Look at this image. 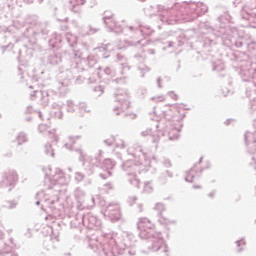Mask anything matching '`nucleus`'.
<instances>
[{
    "instance_id": "obj_1",
    "label": "nucleus",
    "mask_w": 256,
    "mask_h": 256,
    "mask_svg": "<svg viewBox=\"0 0 256 256\" xmlns=\"http://www.w3.org/2000/svg\"><path fill=\"white\" fill-rule=\"evenodd\" d=\"M45 178L44 185L47 192L40 191L36 194V205L41 204L42 211L51 213L53 217H61L63 215V205L59 203V193H61V185L67 183L65 173L60 168H56L54 174L51 173V167L44 170Z\"/></svg>"
},
{
    "instance_id": "obj_2",
    "label": "nucleus",
    "mask_w": 256,
    "mask_h": 256,
    "mask_svg": "<svg viewBox=\"0 0 256 256\" xmlns=\"http://www.w3.org/2000/svg\"><path fill=\"white\" fill-rule=\"evenodd\" d=\"M156 13L159 19L165 25H177V23H191L195 19H199L209 11V7L202 2H192L190 4H174V6L156 5Z\"/></svg>"
},
{
    "instance_id": "obj_3",
    "label": "nucleus",
    "mask_w": 256,
    "mask_h": 256,
    "mask_svg": "<svg viewBox=\"0 0 256 256\" xmlns=\"http://www.w3.org/2000/svg\"><path fill=\"white\" fill-rule=\"evenodd\" d=\"M135 235L131 232H124L122 236L117 237L114 234H104L98 238L92 235L88 238V247L97 253L98 256H119L125 253V249H131L135 246Z\"/></svg>"
},
{
    "instance_id": "obj_4",
    "label": "nucleus",
    "mask_w": 256,
    "mask_h": 256,
    "mask_svg": "<svg viewBox=\"0 0 256 256\" xmlns=\"http://www.w3.org/2000/svg\"><path fill=\"white\" fill-rule=\"evenodd\" d=\"M86 59L88 61L89 67H93V65H95L96 62L91 56H89V50H87L85 45H80L78 48L74 49L67 55V60L71 69L66 68L63 70L60 68L58 78L61 80L56 85V89L61 97H65V95L69 93V86L71 85V81L75 79V73L83 71L81 63Z\"/></svg>"
},
{
    "instance_id": "obj_5",
    "label": "nucleus",
    "mask_w": 256,
    "mask_h": 256,
    "mask_svg": "<svg viewBox=\"0 0 256 256\" xmlns=\"http://www.w3.org/2000/svg\"><path fill=\"white\" fill-rule=\"evenodd\" d=\"M127 155L132 157V159L124 162L122 169L125 171L130 185L139 188L141 181L137 178V173H147L151 168V159L147 157V154L143 152V147L139 145L129 147Z\"/></svg>"
},
{
    "instance_id": "obj_6",
    "label": "nucleus",
    "mask_w": 256,
    "mask_h": 256,
    "mask_svg": "<svg viewBox=\"0 0 256 256\" xmlns=\"http://www.w3.org/2000/svg\"><path fill=\"white\" fill-rule=\"evenodd\" d=\"M137 228L139 230L140 239H144V247L147 248L148 251H163V253H167L169 251V247L165 244V240L163 239V235L161 232L155 231V225L151 223V221L147 218H140L137 223Z\"/></svg>"
},
{
    "instance_id": "obj_7",
    "label": "nucleus",
    "mask_w": 256,
    "mask_h": 256,
    "mask_svg": "<svg viewBox=\"0 0 256 256\" xmlns=\"http://www.w3.org/2000/svg\"><path fill=\"white\" fill-rule=\"evenodd\" d=\"M161 115L167 123L163 135L167 133L169 141H177L179 139V133L183 129L185 114H181L179 105L174 104L168 110H162Z\"/></svg>"
},
{
    "instance_id": "obj_8",
    "label": "nucleus",
    "mask_w": 256,
    "mask_h": 256,
    "mask_svg": "<svg viewBox=\"0 0 256 256\" xmlns=\"http://www.w3.org/2000/svg\"><path fill=\"white\" fill-rule=\"evenodd\" d=\"M83 206H78V212H74V218L70 221V227L72 229H79L81 227H86L87 229H101V219H99L95 214L87 212L89 209L83 210Z\"/></svg>"
},
{
    "instance_id": "obj_9",
    "label": "nucleus",
    "mask_w": 256,
    "mask_h": 256,
    "mask_svg": "<svg viewBox=\"0 0 256 256\" xmlns=\"http://www.w3.org/2000/svg\"><path fill=\"white\" fill-rule=\"evenodd\" d=\"M198 27L203 35H208L202 37V45L204 51H207L208 53H212V51H217V45L221 43V40H218V37L221 39V37H223V32H219V34H216L215 29L213 28V26H211V23L209 21L200 22Z\"/></svg>"
},
{
    "instance_id": "obj_10",
    "label": "nucleus",
    "mask_w": 256,
    "mask_h": 256,
    "mask_svg": "<svg viewBox=\"0 0 256 256\" xmlns=\"http://www.w3.org/2000/svg\"><path fill=\"white\" fill-rule=\"evenodd\" d=\"M41 33H45V24L40 21L33 22L31 26L26 29L22 37L24 47L31 49L33 45H37V35H41Z\"/></svg>"
},
{
    "instance_id": "obj_11",
    "label": "nucleus",
    "mask_w": 256,
    "mask_h": 256,
    "mask_svg": "<svg viewBox=\"0 0 256 256\" xmlns=\"http://www.w3.org/2000/svg\"><path fill=\"white\" fill-rule=\"evenodd\" d=\"M100 207V211L102 215L115 223L116 221H120L122 214H121V205L117 202H106L105 200H100L98 202Z\"/></svg>"
},
{
    "instance_id": "obj_12",
    "label": "nucleus",
    "mask_w": 256,
    "mask_h": 256,
    "mask_svg": "<svg viewBox=\"0 0 256 256\" xmlns=\"http://www.w3.org/2000/svg\"><path fill=\"white\" fill-rule=\"evenodd\" d=\"M76 153L80 155L79 159L83 162V166L88 175H93L95 173V169L97 168L101 169V151L99 155L94 157L85 156V154H83V150L81 149H76Z\"/></svg>"
},
{
    "instance_id": "obj_13",
    "label": "nucleus",
    "mask_w": 256,
    "mask_h": 256,
    "mask_svg": "<svg viewBox=\"0 0 256 256\" xmlns=\"http://www.w3.org/2000/svg\"><path fill=\"white\" fill-rule=\"evenodd\" d=\"M103 23L106 25L107 29L111 33H116V35H121V33H125V27L121 26L119 22L115 19L113 12L105 11L103 16Z\"/></svg>"
},
{
    "instance_id": "obj_14",
    "label": "nucleus",
    "mask_w": 256,
    "mask_h": 256,
    "mask_svg": "<svg viewBox=\"0 0 256 256\" xmlns=\"http://www.w3.org/2000/svg\"><path fill=\"white\" fill-rule=\"evenodd\" d=\"M115 101L119 103L118 106L113 108V111L116 115H121L123 111H127L129 109L131 103L129 102V93L125 90H118L115 94Z\"/></svg>"
},
{
    "instance_id": "obj_15",
    "label": "nucleus",
    "mask_w": 256,
    "mask_h": 256,
    "mask_svg": "<svg viewBox=\"0 0 256 256\" xmlns=\"http://www.w3.org/2000/svg\"><path fill=\"white\" fill-rule=\"evenodd\" d=\"M171 35H174V37L177 38V42L169 41L168 42V48L177 49V47H181L185 44V41H189L191 37H194L195 30H186L184 32H168V37H171Z\"/></svg>"
},
{
    "instance_id": "obj_16",
    "label": "nucleus",
    "mask_w": 256,
    "mask_h": 256,
    "mask_svg": "<svg viewBox=\"0 0 256 256\" xmlns=\"http://www.w3.org/2000/svg\"><path fill=\"white\" fill-rule=\"evenodd\" d=\"M5 239V234L0 230V255L1 256H19L13 252L15 249V240L13 238Z\"/></svg>"
},
{
    "instance_id": "obj_17",
    "label": "nucleus",
    "mask_w": 256,
    "mask_h": 256,
    "mask_svg": "<svg viewBox=\"0 0 256 256\" xmlns=\"http://www.w3.org/2000/svg\"><path fill=\"white\" fill-rule=\"evenodd\" d=\"M124 33H126V35H135V37H149L151 35H153V30L151 27L149 26H144L141 27V25L138 26H125L124 27Z\"/></svg>"
},
{
    "instance_id": "obj_18",
    "label": "nucleus",
    "mask_w": 256,
    "mask_h": 256,
    "mask_svg": "<svg viewBox=\"0 0 256 256\" xmlns=\"http://www.w3.org/2000/svg\"><path fill=\"white\" fill-rule=\"evenodd\" d=\"M224 47H228L229 49H233V47H236L237 49H243L245 45H247V42L245 41V38H235V37H227L225 34H222L221 38H217Z\"/></svg>"
},
{
    "instance_id": "obj_19",
    "label": "nucleus",
    "mask_w": 256,
    "mask_h": 256,
    "mask_svg": "<svg viewBox=\"0 0 256 256\" xmlns=\"http://www.w3.org/2000/svg\"><path fill=\"white\" fill-rule=\"evenodd\" d=\"M74 197H75V199L77 201L75 213L79 212V208L78 207L80 205H81V207H83V210L91 209L92 207H95V198L94 197L90 198L91 204L85 203V191H83V189H81V188H76L75 189Z\"/></svg>"
},
{
    "instance_id": "obj_20",
    "label": "nucleus",
    "mask_w": 256,
    "mask_h": 256,
    "mask_svg": "<svg viewBox=\"0 0 256 256\" xmlns=\"http://www.w3.org/2000/svg\"><path fill=\"white\" fill-rule=\"evenodd\" d=\"M18 180L19 177L17 176V172L10 170L2 173L0 185H2V187H15Z\"/></svg>"
},
{
    "instance_id": "obj_21",
    "label": "nucleus",
    "mask_w": 256,
    "mask_h": 256,
    "mask_svg": "<svg viewBox=\"0 0 256 256\" xmlns=\"http://www.w3.org/2000/svg\"><path fill=\"white\" fill-rule=\"evenodd\" d=\"M53 95H55V91L53 90H35L34 94L30 95V99H35L36 97H40L42 101V105H49V101L53 99Z\"/></svg>"
},
{
    "instance_id": "obj_22",
    "label": "nucleus",
    "mask_w": 256,
    "mask_h": 256,
    "mask_svg": "<svg viewBox=\"0 0 256 256\" xmlns=\"http://www.w3.org/2000/svg\"><path fill=\"white\" fill-rule=\"evenodd\" d=\"M201 161H203V157L200 158L199 163L194 164V166L189 169L185 174V181L187 183H193V179L195 177H201L203 173V168H201Z\"/></svg>"
},
{
    "instance_id": "obj_23",
    "label": "nucleus",
    "mask_w": 256,
    "mask_h": 256,
    "mask_svg": "<svg viewBox=\"0 0 256 256\" xmlns=\"http://www.w3.org/2000/svg\"><path fill=\"white\" fill-rule=\"evenodd\" d=\"M115 161L107 158L104 159L103 162L101 163L100 169H103L104 171H106V174L101 173L100 177L101 179H107V177H111V175H113V173L111 172V169H113L115 167Z\"/></svg>"
},
{
    "instance_id": "obj_24",
    "label": "nucleus",
    "mask_w": 256,
    "mask_h": 256,
    "mask_svg": "<svg viewBox=\"0 0 256 256\" xmlns=\"http://www.w3.org/2000/svg\"><path fill=\"white\" fill-rule=\"evenodd\" d=\"M240 17L243 21H248V23H255L256 22V13L255 10L249 9L248 6L242 7L240 12Z\"/></svg>"
},
{
    "instance_id": "obj_25",
    "label": "nucleus",
    "mask_w": 256,
    "mask_h": 256,
    "mask_svg": "<svg viewBox=\"0 0 256 256\" xmlns=\"http://www.w3.org/2000/svg\"><path fill=\"white\" fill-rule=\"evenodd\" d=\"M116 59L121 68V75H127V72L131 71V66L127 64V58L122 54H117Z\"/></svg>"
},
{
    "instance_id": "obj_26",
    "label": "nucleus",
    "mask_w": 256,
    "mask_h": 256,
    "mask_svg": "<svg viewBox=\"0 0 256 256\" xmlns=\"http://www.w3.org/2000/svg\"><path fill=\"white\" fill-rule=\"evenodd\" d=\"M245 144L248 146V151L251 153L255 151V143H256V132H246L244 135Z\"/></svg>"
},
{
    "instance_id": "obj_27",
    "label": "nucleus",
    "mask_w": 256,
    "mask_h": 256,
    "mask_svg": "<svg viewBox=\"0 0 256 256\" xmlns=\"http://www.w3.org/2000/svg\"><path fill=\"white\" fill-rule=\"evenodd\" d=\"M38 131L40 133H47L50 139H53V141H55L57 143V141H59V137L57 136V134H55V130H49V126H47V124H40L38 126Z\"/></svg>"
},
{
    "instance_id": "obj_28",
    "label": "nucleus",
    "mask_w": 256,
    "mask_h": 256,
    "mask_svg": "<svg viewBox=\"0 0 256 256\" xmlns=\"http://www.w3.org/2000/svg\"><path fill=\"white\" fill-rule=\"evenodd\" d=\"M61 61H63L61 54L55 52L49 54L47 58V63H49V65H59Z\"/></svg>"
},
{
    "instance_id": "obj_29",
    "label": "nucleus",
    "mask_w": 256,
    "mask_h": 256,
    "mask_svg": "<svg viewBox=\"0 0 256 256\" xmlns=\"http://www.w3.org/2000/svg\"><path fill=\"white\" fill-rule=\"evenodd\" d=\"M148 135L151 137L152 143H159V134H151V129L150 128L141 132L142 137H147Z\"/></svg>"
},
{
    "instance_id": "obj_30",
    "label": "nucleus",
    "mask_w": 256,
    "mask_h": 256,
    "mask_svg": "<svg viewBox=\"0 0 256 256\" xmlns=\"http://www.w3.org/2000/svg\"><path fill=\"white\" fill-rule=\"evenodd\" d=\"M70 3V11L71 13H74L75 15H78V17H81V14L83 13V9L81 6L74 4L73 0H69Z\"/></svg>"
},
{
    "instance_id": "obj_31",
    "label": "nucleus",
    "mask_w": 256,
    "mask_h": 256,
    "mask_svg": "<svg viewBox=\"0 0 256 256\" xmlns=\"http://www.w3.org/2000/svg\"><path fill=\"white\" fill-rule=\"evenodd\" d=\"M69 142H67L66 144H64V147L66 149H68L69 151H73V145H75L76 141H78V139H81V136H70L69 138Z\"/></svg>"
},
{
    "instance_id": "obj_32",
    "label": "nucleus",
    "mask_w": 256,
    "mask_h": 256,
    "mask_svg": "<svg viewBox=\"0 0 256 256\" xmlns=\"http://www.w3.org/2000/svg\"><path fill=\"white\" fill-rule=\"evenodd\" d=\"M65 41H67L69 47H74L75 45H77V36L71 33H66Z\"/></svg>"
},
{
    "instance_id": "obj_33",
    "label": "nucleus",
    "mask_w": 256,
    "mask_h": 256,
    "mask_svg": "<svg viewBox=\"0 0 256 256\" xmlns=\"http://www.w3.org/2000/svg\"><path fill=\"white\" fill-rule=\"evenodd\" d=\"M109 47H111V44H106L104 47L99 48V52L101 53L103 59H109V57H111V49H109Z\"/></svg>"
},
{
    "instance_id": "obj_34",
    "label": "nucleus",
    "mask_w": 256,
    "mask_h": 256,
    "mask_svg": "<svg viewBox=\"0 0 256 256\" xmlns=\"http://www.w3.org/2000/svg\"><path fill=\"white\" fill-rule=\"evenodd\" d=\"M63 42V36L61 34L54 33L52 35V38L50 39V43L52 44V47H57L59 43Z\"/></svg>"
},
{
    "instance_id": "obj_35",
    "label": "nucleus",
    "mask_w": 256,
    "mask_h": 256,
    "mask_svg": "<svg viewBox=\"0 0 256 256\" xmlns=\"http://www.w3.org/2000/svg\"><path fill=\"white\" fill-rule=\"evenodd\" d=\"M246 47L251 55L256 57V42L250 41L246 43Z\"/></svg>"
},
{
    "instance_id": "obj_36",
    "label": "nucleus",
    "mask_w": 256,
    "mask_h": 256,
    "mask_svg": "<svg viewBox=\"0 0 256 256\" xmlns=\"http://www.w3.org/2000/svg\"><path fill=\"white\" fill-rule=\"evenodd\" d=\"M103 73H105L107 75V77H110L111 79H113V77H116L117 72H115V69H113V67L111 66H107L103 69Z\"/></svg>"
},
{
    "instance_id": "obj_37",
    "label": "nucleus",
    "mask_w": 256,
    "mask_h": 256,
    "mask_svg": "<svg viewBox=\"0 0 256 256\" xmlns=\"http://www.w3.org/2000/svg\"><path fill=\"white\" fill-rule=\"evenodd\" d=\"M78 109L80 111V115H83V113H91V108L87 106V103L81 102L78 104Z\"/></svg>"
},
{
    "instance_id": "obj_38",
    "label": "nucleus",
    "mask_w": 256,
    "mask_h": 256,
    "mask_svg": "<svg viewBox=\"0 0 256 256\" xmlns=\"http://www.w3.org/2000/svg\"><path fill=\"white\" fill-rule=\"evenodd\" d=\"M75 109H77V106L75 105V102H73V100H67V102H66V111L68 113H75Z\"/></svg>"
},
{
    "instance_id": "obj_39",
    "label": "nucleus",
    "mask_w": 256,
    "mask_h": 256,
    "mask_svg": "<svg viewBox=\"0 0 256 256\" xmlns=\"http://www.w3.org/2000/svg\"><path fill=\"white\" fill-rule=\"evenodd\" d=\"M16 141L18 145H23V143H27L28 141L27 134H25V132H20L16 138Z\"/></svg>"
},
{
    "instance_id": "obj_40",
    "label": "nucleus",
    "mask_w": 256,
    "mask_h": 256,
    "mask_svg": "<svg viewBox=\"0 0 256 256\" xmlns=\"http://www.w3.org/2000/svg\"><path fill=\"white\" fill-rule=\"evenodd\" d=\"M44 152L48 157H55V150L51 144H46L44 146Z\"/></svg>"
},
{
    "instance_id": "obj_41",
    "label": "nucleus",
    "mask_w": 256,
    "mask_h": 256,
    "mask_svg": "<svg viewBox=\"0 0 256 256\" xmlns=\"http://www.w3.org/2000/svg\"><path fill=\"white\" fill-rule=\"evenodd\" d=\"M101 81V77H99L98 73H93L91 76L88 78V83H99Z\"/></svg>"
},
{
    "instance_id": "obj_42",
    "label": "nucleus",
    "mask_w": 256,
    "mask_h": 256,
    "mask_svg": "<svg viewBox=\"0 0 256 256\" xmlns=\"http://www.w3.org/2000/svg\"><path fill=\"white\" fill-rule=\"evenodd\" d=\"M138 71H140L141 77H145V73H149L150 69L145 64H139Z\"/></svg>"
},
{
    "instance_id": "obj_43",
    "label": "nucleus",
    "mask_w": 256,
    "mask_h": 256,
    "mask_svg": "<svg viewBox=\"0 0 256 256\" xmlns=\"http://www.w3.org/2000/svg\"><path fill=\"white\" fill-rule=\"evenodd\" d=\"M154 209H155V211H158V215H162L163 211H165V204L158 202L155 204Z\"/></svg>"
},
{
    "instance_id": "obj_44",
    "label": "nucleus",
    "mask_w": 256,
    "mask_h": 256,
    "mask_svg": "<svg viewBox=\"0 0 256 256\" xmlns=\"http://www.w3.org/2000/svg\"><path fill=\"white\" fill-rule=\"evenodd\" d=\"M144 193H153V184L151 182H144Z\"/></svg>"
},
{
    "instance_id": "obj_45",
    "label": "nucleus",
    "mask_w": 256,
    "mask_h": 256,
    "mask_svg": "<svg viewBox=\"0 0 256 256\" xmlns=\"http://www.w3.org/2000/svg\"><path fill=\"white\" fill-rule=\"evenodd\" d=\"M223 69H225L223 64H217L215 62L212 63V70L213 71H223Z\"/></svg>"
},
{
    "instance_id": "obj_46",
    "label": "nucleus",
    "mask_w": 256,
    "mask_h": 256,
    "mask_svg": "<svg viewBox=\"0 0 256 256\" xmlns=\"http://www.w3.org/2000/svg\"><path fill=\"white\" fill-rule=\"evenodd\" d=\"M74 179H75V181H77V183H81V181H83V179H85V174H83L81 172H76Z\"/></svg>"
},
{
    "instance_id": "obj_47",
    "label": "nucleus",
    "mask_w": 256,
    "mask_h": 256,
    "mask_svg": "<svg viewBox=\"0 0 256 256\" xmlns=\"http://www.w3.org/2000/svg\"><path fill=\"white\" fill-rule=\"evenodd\" d=\"M93 91H94V93H96V94H95L96 97H101V94L104 93L103 87H101V86H96V87H94V88H93Z\"/></svg>"
},
{
    "instance_id": "obj_48",
    "label": "nucleus",
    "mask_w": 256,
    "mask_h": 256,
    "mask_svg": "<svg viewBox=\"0 0 256 256\" xmlns=\"http://www.w3.org/2000/svg\"><path fill=\"white\" fill-rule=\"evenodd\" d=\"M158 223H160V225H167L171 223V221H169V219L163 217L162 215H159Z\"/></svg>"
},
{
    "instance_id": "obj_49",
    "label": "nucleus",
    "mask_w": 256,
    "mask_h": 256,
    "mask_svg": "<svg viewBox=\"0 0 256 256\" xmlns=\"http://www.w3.org/2000/svg\"><path fill=\"white\" fill-rule=\"evenodd\" d=\"M250 153H252L254 156H252V161L253 162H251L250 163V165H254V169H255V171H256V147L254 148V150H250Z\"/></svg>"
},
{
    "instance_id": "obj_50",
    "label": "nucleus",
    "mask_w": 256,
    "mask_h": 256,
    "mask_svg": "<svg viewBox=\"0 0 256 256\" xmlns=\"http://www.w3.org/2000/svg\"><path fill=\"white\" fill-rule=\"evenodd\" d=\"M99 31H100L99 28H95L93 26L88 27V34L89 35H95V33H99Z\"/></svg>"
},
{
    "instance_id": "obj_51",
    "label": "nucleus",
    "mask_w": 256,
    "mask_h": 256,
    "mask_svg": "<svg viewBox=\"0 0 256 256\" xmlns=\"http://www.w3.org/2000/svg\"><path fill=\"white\" fill-rule=\"evenodd\" d=\"M116 147H120V149H125V147H127V144H125V140L120 139L116 142Z\"/></svg>"
},
{
    "instance_id": "obj_52",
    "label": "nucleus",
    "mask_w": 256,
    "mask_h": 256,
    "mask_svg": "<svg viewBox=\"0 0 256 256\" xmlns=\"http://www.w3.org/2000/svg\"><path fill=\"white\" fill-rule=\"evenodd\" d=\"M105 145H107L108 147H111V145H113V143H115V137H110L106 140H104Z\"/></svg>"
},
{
    "instance_id": "obj_53",
    "label": "nucleus",
    "mask_w": 256,
    "mask_h": 256,
    "mask_svg": "<svg viewBox=\"0 0 256 256\" xmlns=\"http://www.w3.org/2000/svg\"><path fill=\"white\" fill-rule=\"evenodd\" d=\"M224 19H226L227 23H233L231 15L229 14H225L224 16H221L219 18V21H223Z\"/></svg>"
},
{
    "instance_id": "obj_54",
    "label": "nucleus",
    "mask_w": 256,
    "mask_h": 256,
    "mask_svg": "<svg viewBox=\"0 0 256 256\" xmlns=\"http://www.w3.org/2000/svg\"><path fill=\"white\" fill-rule=\"evenodd\" d=\"M13 49V44L9 43L8 45L1 46L2 53H5L6 51H11Z\"/></svg>"
},
{
    "instance_id": "obj_55",
    "label": "nucleus",
    "mask_w": 256,
    "mask_h": 256,
    "mask_svg": "<svg viewBox=\"0 0 256 256\" xmlns=\"http://www.w3.org/2000/svg\"><path fill=\"white\" fill-rule=\"evenodd\" d=\"M147 41L145 39H140V40H136L134 42H132L131 45H135L137 47V45H145Z\"/></svg>"
},
{
    "instance_id": "obj_56",
    "label": "nucleus",
    "mask_w": 256,
    "mask_h": 256,
    "mask_svg": "<svg viewBox=\"0 0 256 256\" xmlns=\"http://www.w3.org/2000/svg\"><path fill=\"white\" fill-rule=\"evenodd\" d=\"M74 5H78L80 7H83L85 3H87V0H73Z\"/></svg>"
},
{
    "instance_id": "obj_57",
    "label": "nucleus",
    "mask_w": 256,
    "mask_h": 256,
    "mask_svg": "<svg viewBox=\"0 0 256 256\" xmlns=\"http://www.w3.org/2000/svg\"><path fill=\"white\" fill-rule=\"evenodd\" d=\"M128 203L130 206L135 205V203H137V196H132L128 199Z\"/></svg>"
},
{
    "instance_id": "obj_58",
    "label": "nucleus",
    "mask_w": 256,
    "mask_h": 256,
    "mask_svg": "<svg viewBox=\"0 0 256 256\" xmlns=\"http://www.w3.org/2000/svg\"><path fill=\"white\" fill-rule=\"evenodd\" d=\"M104 189H106V191L113 190V183L108 182V183L104 184Z\"/></svg>"
},
{
    "instance_id": "obj_59",
    "label": "nucleus",
    "mask_w": 256,
    "mask_h": 256,
    "mask_svg": "<svg viewBox=\"0 0 256 256\" xmlns=\"http://www.w3.org/2000/svg\"><path fill=\"white\" fill-rule=\"evenodd\" d=\"M169 97H171V99H174V101H177V99H179V96H177V94H175V92L170 91L168 92Z\"/></svg>"
},
{
    "instance_id": "obj_60",
    "label": "nucleus",
    "mask_w": 256,
    "mask_h": 256,
    "mask_svg": "<svg viewBox=\"0 0 256 256\" xmlns=\"http://www.w3.org/2000/svg\"><path fill=\"white\" fill-rule=\"evenodd\" d=\"M135 59H137V61H140V63H143L145 61V56L141 54H136Z\"/></svg>"
},
{
    "instance_id": "obj_61",
    "label": "nucleus",
    "mask_w": 256,
    "mask_h": 256,
    "mask_svg": "<svg viewBox=\"0 0 256 256\" xmlns=\"http://www.w3.org/2000/svg\"><path fill=\"white\" fill-rule=\"evenodd\" d=\"M162 164L164 167H171V161L169 159L164 158Z\"/></svg>"
},
{
    "instance_id": "obj_62",
    "label": "nucleus",
    "mask_w": 256,
    "mask_h": 256,
    "mask_svg": "<svg viewBox=\"0 0 256 256\" xmlns=\"http://www.w3.org/2000/svg\"><path fill=\"white\" fill-rule=\"evenodd\" d=\"M236 245H237V247H244V245H245V240H244V239L237 240V241H236Z\"/></svg>"
},
{
    "instance_id": "obj_63",
    "label": "nucleus",
    "mask_w": 256,
    "mask_h": 256,
    "mask_svg": "<svg viewBox=\"0 0 256 256\" xmlns=\"http://www.w3.org/2000/svg\"><path fill=\"white\" fill-rule=\"evenodd\" d=\"M55 117L57 119H63V111L55 112Z\"/></svg>"
},
{
    "instance_id": "obj_64",
    "label": "nucleus",
    "mask_w": 256,
    "mask_h": 256,
    "mask_svg": "<svg viewBox=\"0 0 256 256\" xmlns=\"http://www.w3.org/2000/svg\"><path fill=\"white\" fill-rule=\"evenodd\" d=\"M74 79H75V83H83V78H82V76H74Z\"/></svg>"
}]
</instances>
